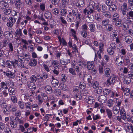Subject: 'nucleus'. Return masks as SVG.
Returning <instances> with one entry per match:
<instances>
[{"label":"nucleus","instance_id":"c03bdc74","mask_svg":"<svg viewBox=\"0 0 133 133\" xmlns=\"http://www.w3.org/2000/svg\"><path fill=\"white\" fill-rule=\"evenodd\" d=\"M111 91V90L108 89H105L104 91H103V93L104 94V95H107L110 94Z\"/></svg>","mask_w":133,"mask_h":133},{"label":"nucleus","instance_id":"49530a36","mask_svg":"<svg viewBox=\"0 0 133 133\" xmlns=\"http://www.w3.org/2000/svg\"><path fill=\"white\" fill-rule=\"evenodd\" d=\"M101 6L99 4H97L96 6V9L98 12H101Z\"/></svg>","mask_w":133,"mask_h":133},{"label":"nucleus","instance_id":"bb28decb","mask_svg":"<svg viewBox=\"0 0 133 133\" xmlns=\"http://www.w3.org/2000/svg\"><path fill=\"white\" fill-rule=\"evenodd\" d=\"M93 13V12H90V10L89 9H88V7L85 9L83 11L84 14L86 15H88V16H89V15L91 13Z\"/></svg>","mask_w":133,"mask_h":133},{"label":"nucleus","instance_id":"5fc2aeb1","mask_svg":"<svg viewBox=\"0 0 133 133\" xmlns=\"http://www.w3.org/2000/svg\"><path fill=\"white\" fill-rule=\"evenodd\" d=\"M97 88L96 92L98 94H99L102 92V87H99Z\"/></svg>","mask_w":133,"mask_h":133},{"label":"nucleus","instance_id":"393cba45","mask_svg":"<svg viewBox=\"0 0 133 133\" xmlns=\"http://www.w3.org/2000/svg\"><path fill=\"white\" fill-rule=\"evenodd\" d=\"M105 75L106 77L109 76L111 73V70L109 68H106L104 70Z\"/></svg>","mask_w":133,"mask_h":133},{"label":"nucleus","instance_id":"2eb2a0df","mask_svg":"<svg viewBox=\"0 0 133 133\" xmlns=\"http://www.w3.org/2000/svg\"><path fill=\"white\" fill-rule=\"evenodd\" d=\"M117 7L116 5L113 3L109 7V10L111 12L115 11L117 9Z\"/></svg>","mask_w":133,"mask_h":133},{"label":"nucleus","instance_id":"8fccbe9b","mask_svg":"<svg viewBox=\"0 0 133 133\" xmlns=\"http://www.w3.org/2000/svg\"><path fill=\"white\" fill-rule=\"evenodd\" d=\"M66 10L65 9H62L60 12L61 15L63 16H65L66 14Z\"/></svg>","mask_w":133,"mask_h":133},{"label":"nucleus","instance_id":"f257e3e1","mask_svg":"<svg viewBox=\"0 0 133 133\" xmlns=\"http://www.w3.org/2000/svg\"><path fill=\"white\" fill-rule=\"evenodd\" d=\"M15 17H10L9 18V21L7 22V25L9 27H11L13 26V24L16 22Z\"/></svg>","mask_w":133,"mask_h":133},{"label":"nucleus","instance_id":"1a4fd4ad","mask_svg":"<svg viewBox=\"0 0 133 133\" xmlns=\"http://www.w3.org/2000/svg\"><path fill=\"white\" fill-rule=\"evenodd\" d=\"M46 92L48 94H50L53 92V90L52 87L50 86L47 85L44 88Z\"/></svg>","mask_w":133,"mask_h":133},{"label":"nucleus","instance_id":"37998d69","mask_svg":"<svg viewBox=\"0 0 133 133\" xmlns=\"http://www.w3.org/2000/svg\"><path fill=\"white\" fill-rule=\"evenodd\" d=\"M61 91L60 89H56L54 91V92L57 95H60L61 94Z\"/></svg>","mask_w":133,"mask_h":133},{"label":"nucleus","instance_id":"58836bf2","mask_svg":"<svg viewBox=\"0 0 133 133\" xmlns=\"http://www.w3.org/2000/svg\"><path fill=\"white\" fill-rule=\"evenodd\" d=\"M90 30L91 31L94 32L95 31V26L93 24H91L89 25Z\"/></svg>","mask_w":133,"mask_h":133},{"label":"nucleus","instance_id":"4d7b16f0","mask_svg":"<svg viewBox=\"0 0 133 133\" xmlns=\"http://www.w3.org/2000/svg\"><path fill=\"white\" fill-rule=\"evenodd\" d=\"M82 36L84 38H85L87 36V34L86 31H83L81 32Z\"/></svg>","mask_w":133,"mask_h":133},{"label":"nucleus","instance_id":"c85d7f7f","mask_svg":"<svg viewBox=\"0 0 133 133\" xmlns=\"http://www.w3.org/2000/svg\"><path fill=\"white\" fill-rule=\"evenodd\" d=\"M10 124L11 127L14 128L16 127L17 123L15 121H11L10 122Z\"/></svg>","mask_w":133,"mask_h":133},{"label":"nucleus","instance_id":"423d86ee","mask_svg":"<svg viewBox=\"0 0 133 133\" xmlns=\"http://www.w3.org/2000/svg\"><path fill=\"white\" fill-rule=\"evenodd\" d=\"M5 1H2L0 2V6L1 8H7L8 6V3L9 1L4 0Z\"/></svg>","mask_w":133,"mask_h":133},{"label":"nucleus","instance_id":"680f3d73","mask_svg":"<svg viewBox=\"0 0 133 133\" xmlns=\"http://www.w3.org/2000/svg\"><path fill=\"white\" fill-rule=\"evenodd\" d=\"M110 46H111L110 48H111L113 50L116 49V45L115 43H111L110 44Z\"/></svg>","mask_w":133,"mask_h":133},{"label":"nucleus","instance_id":"0e129e2a","mask_svg":"<svg viewBox=\"0 0 133 133\" xmlns=\"http://www.w3.org/2000/svg\"><path fill=\"white\" fill-rule=\"evenodd\" d=\"M75 97L77 100H79L82 98L81 96L79 94H77L75 95Z\"/></svg>","mask_w":133,"mask_h":133},{"label":"nucleus","instance_id":"f704fd0d","mask_svg":"<svg viewBox=\"0 0 133 133\" xmlns=\"http://www.w3.org/2000/svg\"><path fill=\"white\" fill-rule=\"evenodd\" d=\"M103 14L105 17H107L108 18H110L111 17V14L108 11L104 13Z\"/></svg>","mask_w":133,"mask_h":133},{"label":"nucleus","instance_id":"79ce46f5","mask_svg":"<svg viewBox=\"0 0 133 133\" xmlns=\"http://www.w3.org/2000/svg\"><path fill=\"white\" fill-rule=\"evenodd\" d=\"M79 87L81 89H84L86 87L85 84L83 82H81L80 83Z\"/></svg>","mask_w":133,"mask_h":133},{"label":"nucleus","instance_id":"13d9d810","mask_svg":"<svg viewBox=\"0 0 133 133\" xmlns=\"http://www.w3.org/2000/svg\"><path fill=\"white\" fill-rule=\"evenodd\" d=\"M11 99L14 103H15L17 102V99L16 96H11Z\"/></svg>","mask_w":133,"mask_h":133},{"label":"nucleus","instance_id":"72a5a7b5","mask_svg":"<svg viewBox=\"0 0 133 133\" xmlns=\"http://www.w3.org/2000/svg\"><path fill=\"white\" fill-rule=\"evenodd\" d=\"M108 11L107 6L105 5H102L101 6V12H102L103 14Z\"/></svg>","mask_w":133,"mask_h":133},{"label":"nucleus","instance_id":"a878e982","mask_svg":"<svg viewBox=\"0 0 133 133\" xmlns=\"http://www.w3.org/2000/svg\"><path fill=\"white\" fill-rule=\"evenodd\" d=\"M106 112L107 113L108 116V118L110 119L112 118V113L111 110L109 109H106Z\"/></svg>","mask_w":133,"mask_h":133},{"label":"nucleus","instance_id":"e433bc0d","mask_svg":"<svg viewBox=\"0 0 133 133\" xmlns=\"http://www.w3.org/2000/svg\"><path fill=\"white\" fill-rule=\"evenodd\" d=\"M92 98L90 97L88 99L87 102L89 104H91L95 102L94 99H92Z\"/></svg>","mask_w":133,"mask_h":133},{"label":"nucleus","instance_id":"473e14b6","mask_svg":"<svg viewBox=\"0 0 133 133\" xmlns=\"http://www.w3.org/2000/svg\"><path fill=\"white\" fill-rule=\"evenodd\" d=\"M99 49L100 53H102L103 50V47L104 45L103 43L101 42L99 44Z\"/></svg>","mask_w":133,"mask_h":133},{"label":"nucleus","instance_id":"f3484780","mask_svg":"<svg viewBox=\"0 0 133 133\" xmlns=\"http://www.w3.org/2000/svg\"><path fill=\"white\" fill-rule=\"evenodd\" d=\"M120 108V107L118 106H115L112 110L113 113L116 115L118 114L119 112Z\"/></svg>","mask_w":133,"mask_h":133},{"label":"nucleus","instance_id":"338daca9","mask_svg":"<svg viewBox=\"0 0 133 133\" xmlns=\"http://www.w3.org/2000/svg\"><path fill=\"white\" fill-rule=\"evenodd\" d=\"M82 16L81 14L79 13H78L76 15V19L78 21L81 20V18L82 17Z\"/></svg>","mask_w":133,"mask_h":133},{"label":"nucleus","instance_id":"20e7f679","mask_svg":"<svg viewBox=\"0 0 133 133\" xmlns=\"http://www.w3.org/2000/svg\"><path fill=\"white\" fill-rule=\"evenodd\" d=\"M4 35L5 38L7 40H11L12 39V35L11 32L9 31L5 32Z\"/></svg>","mask_w":133,"mask_h":133},{"label":"nucleus","instance_id":"bf43d9fd","mask_svg":"<svg viewBox=\"0 0 133 133\" xmlns=\"http://www.w3.org/2000/svg\"><path fill=\"white\" fill-rule=\"evenodd\" d=\"M98 85V84L97 82V81H95L92 85L93 88L94 89L97 88L99 87Z\"/></svg>","mask_w":133,"mask_h":133},{"label":"nucleus","instance_id":"412c9836","mask_svg":"<svg viewBox=\"0 0 133 133\" xmlns=\"http://www.w3.org/2000/svg\"><path fill=\"white\" fill-rule=\"evenodd\" d=\"M94 17L93 15H90L88 16L87 20L88 22L90 23L92 22L94 20Z\"/></svg>","mask_w":133,"mask_h":133},{"label":"nucleus","instance_id":"39448f33","mask_svg":"<svg viewBox=\"0 0 133 133\" xmlns=\"http://www.w3.org/2000/svg\"><path fill=\"white\" fill-rule=\"evenodd\" d=\"M99 101L102 103H105L107 100V97L104 95H101L98 97Z\"/></svg>","mask_w":133,"mask_h":133},{"label":"nucleus","instance_id":"6e6d98bb","mask_svg":"<svg viewBox=\"0 0 133 133\" xmlns=\"http://www.w3.org/2000/svg\"><path fill=\"white\" fill-rule=\"evenodd\" d=\"M69 72L73 75H75L76 73L75 72V69L72 68H70L69 69Z\"/></svg>","mask_w":133,"mask_h":133},{"label":"nucleus","instance_id":"a19ab883","mask_svg":"<svg viewBox=\"0 0 133 133\" xmlns=\"http://www.w3.org/2000/svg\"><path fill=\"white\" fill-rule=\"evenodd\" d=\"M130 90L129 88H125L123 91V92L124 95L126 96L129 95L130 94Z\"/></svg>","mask_w":133,"mask_h":133},{"label":"nucleus","instance_id":"ddd939ff","mask_svg":"<svg viewBox=\"0 0 133 133\" xmlns=\"http://www.w3.org/2000/svg\"><path fill=\"white\" fill-rule=\"evenodd\" d=\"M28 86L29 89L34 90H35L36 88L35 85L33 82H29L28 83Z\"/></svg>","mask_w":133,"mask_h":133},{"label":"nucleus","instance_id":"69168bd1","mask_svg":"<svg viewBox=\"0 0 133 133\" xmlns=\"http://www.w3.org/2000/svg\"><path fill=\"white\" fill-rule=\"evenodd\" d=\"M88 26L87 25L84 24L82 26V29L83 30V31H86L87 30Z\"/></svg>","mask_w":133,"mask_h":133},{"label":"nucleus","instance_id":"6e6552de","mask_svg":"<svg viewBox=\"0 0 133 133\" xmlns=\"http://www.w3.org/2000/svg\"><path fill=\"white\" fill-rule=\"evenodd\" d=\"M123 58V57H121L118 58H117L116 59L115 61L117 65L119 66H121L122 65L124 61Z\"/></svg>","mask_w":133,"mask_h":133},{"label":"nucleus","instance_id":"f8f14e48","mask_svg":"<svg viewBox=\"0 0 133 133\" xmlns=\"http://www.w3.org/2000/svg\"><path fill=\"white\" fill-rule=\"evenodd\" d=\"M15 5L17 9H22L23 4L21 0H17L16 1Z\"/></svg>","mask_w":133,"mask_h":133},{"label":"nucleus","instance_id":"f03ea898","mask_svg":"<svg viewBox=\"0 0 133 133\" xmlns=\"http://www.w3.org/2000/svg\"><path fill=\"white\" fill-rule=\"evenodd\" d=\"M115 78L113 76H110L107 80V85L109 86L111 84L113 85L115 82Z\"/></svg>","mask_w":133,"mask_h":133},{"label":"nucleus","instance_id":"9d476101","mask_svg":"<svg viewBox=\"0 0 133 133\" xmlns=\"http://www.w3.org/2000/svg\"><path fill=\"white\" fill-rule=\"evenodd\" d=\"M95 5L96 4L94 2H91L90 3L89 7L88 8V9L90 10V12H94V9L95 6Z\"/></svg>","mask_w":133,"mask_h":133},{"label":"nucleus","instance_id":"aec40b11","mask_svg":"<svg viewBox=\"0 0 133 133\" xmlns=\"http://www.w3.org/2000/svg\"><path fill=\"white\" fill-rule=\"evenodd\" d=\"M119 18V15L117 13L115 14L113 16L112 22L115 23L118 19H120Z\"/></svg>","mask_w":133,"mask_h":133},{"label":"nucleus","instance_id":"b1692460","mask_svg":"<svg viewBox=\"0 0 133 133\" xmlns=\"http://www.w3.org/2000/svg\"><path fill=\"white\" fill-rule=\"evenodd\" d=\"M110 21L109 19H106L103 20L102 22V25L104 27L107 26L109 24Z\"/></svg>","mask_w":133,"mask_h":133},{"label":"nucleus","instance_id":"7c9ffc66","mask_svg":"<svg viewBox=\"0 0 133 133\" xmlns=\"http://www.w3.org/2000/svg\"><path fill=\"white\" fill-rule=\"evenodd\" d=\"M51 12L53 14L56 15H58L59 12L58 9L57 8H55L52 9Z\"/></svg>","mask_w":133,"mask_h":133},{"label":"nucleus","instance_id":"de8ad7c7","mask_svg":"<svg viewBox=\"0 0 133 133\" xmlns=\"http://www.w3.org/2000/svg\"><path fill=\"white\" fill-rule=\"evenodd\" d=\"M18 105L21 109H23L24 108V104L21 101H20L18 102Z\"/></svg>","mask_w":133,"mask_h":133},{"label":"nucleus","instance_id":"3c124183","mask_svg":"<svg viewBox=\"0 0 133 133\" xmlns=\"http://www.w3.org/2000/svg\"><path fill=\"white\" fill-rule=\"evenodd\" d=\"M31 81L32 82L34 83L36 82L37 80L36 76L35 75L32 76L31 77Z\"/></svg>","mask_w":133,"mask_h":133},{"label":"nucleus","instance_id":"2f4dec72","mask_svg":"<svg viewBox=\"0 0 133 133\" xmlns=\"http://www.w3.org/2000/svg\"><path fill=\"white\" fill-rule=\"evenodd\" d=\"M1 88H0V89H7L8 88L7 86V84L6 83H5L4 82H2L1 83Z\"/></svg>","mask_w":133,"mask_h":133},{"label":"nucleus","instance_id":"dca6fc26","mask_svg":"<svg viewBox=\"0 0 133 133\" xmlns=\"http://www.w3.org/2000/svg\"><path fill=\"white\" fill-rule=\"evenodd\" d=\"M125 40L127 43L129 44L131 43L132 41V38L130 36H128L125 37Z\"/></svg>","mask_w":133,"mask_h":133},{"label":"nucleus","instance_id":"603ef678","mask_svg":"<svg viewBox=\"0 0 133 133\" xmlns=\"http://www.w3.org/2000/svg\"><path fill=\"white\" fill-rule=\"evenodd\" d=\"M51 84L52 85L55 84L56 85H58L59 83L57 79H54L51 82Z\"/></svg>","mask_w":133,"mask_h":133},{"label":"nucleus","instance_id":"6ab92c4d","mask_svg":"<svg viewBox=\"0 0 133 133\" xmlns=\"http://www.w3.org/2000/svg\"><path fill=\"white\" fill-rule=\"evenodd\" d=\"M22 29H17L15 32V36L17 37H20L22 35Z\"/></svg>","mask_w":133,"mask_h":133},{"label":"nucleus","instance_id":"09e8293b","mask_svg":"<svg viewBox=\"0 0 133 133\" xmlns=\"http://www.w3.org/2000/svg\"><path fill=\"white\" fill-rule=\"evenodd\" d=\"M60 0H52L51 1L52 3L54 5H57L56 7L58 6V3Z\"/></svg>","mask_w":133,"mask_h":133},{"label":"nucleus","instance_id":"e2e57ef3","mask_svg":"<svg viewBox=\"0 0 133 133\" xmlns=\"http://www.w3.org/2000/svg\"><path fill=\"white\" fill-rule=\"evenodd\" d=\"M5 124L1 122H0V130H3L5 128Z\"/></svg>","mask_w":133,"mask_h":133},{"label":"nucleus","instance_id":"4be33fe9","mask_svg":"<svg viewBox=\"0 0 133 133\" xmlns=\"http://www.w3.org/2000/svg\"><path fill=\"white\" fill-rule=\"evenodd\" d=\"M37 64V62L36 59H33L30 60L29 65L31 66H35Z\"/></svg>","mask_w":133,"mask_h":133},{"label":"nucleus","instance_id":"5701e85b","mask_svg":"<svg viewBox=\"0 0 133 133\" xmlns=\"http://www.w3.org/2000/svg\"><path fill=\"white\" fill-rule=\"evenodd\" d=\"M9 94L10 95H14L16 92L14 89L12 87H10L8 89Z\"/></svg>","mask_w":133,"mask_h":133},{"label":"nucleus","instance_id":"ea45409f","mask_svg":"<svg viewBox=\"0 0 133 133\" xmlns=\"http://www.w3.org/2000/svg\"><path fill=\"white\" fill-rule=\"evenodd\" d=\"M84 4V3L83 0H79L77 3V6L82 7L83 6Z\"/></svg>","mask_w":133,"mask_h":133},{"label":"nucleus","instance_id":"a211bd4d","mask_svg":"<svg viewBox=\"0 0 133 133\" xmlns=\"http://www.w3.org/2000/svg\"><path fill=\"white\" fill-rule=\"evenodd\" d=\"M44 16L45 18L47 19H51L52 17L51 13L48 11L45 12Z\"/></svg>","mask_w":133,"mask_h":133},{"label":"nucleus","instance_id":"cd10ccee","mask_svg":"<svg viewBox=\"0 0 133 133\" xmlns=\"http://www.w3.org/2000/svg\"><path fill=\"white\" fill-rule=\"evenodd\" d=\"M123 82L125 84H129L131 82L130 79L129 77H126L124 78Z\"/></svg>","mask_w":133,"mask_h":133},{"label":"nucleus","instance_id":"774afa93","mask_svg":"<svg viewBox=\"0 0 133 133\" xmlns=\"http://www.w3.org/2000/svg\"><path fill=\"white\" fill-rule=\"evenodd\" d=\"M61 88L64 91L67 90L68 89V87L67 85L64 84L62 85Z\"/></svg>","mask_w":133,"mask_h":133},{"label":"nucleus","instance_id":"4468645a","mask_svg":"<svg viewBox=\"0 0 133 133\" xmlns=\"http://www.w3.org/2000/svg\"><path fill=\"white\" fill-rule=\"evenodd\" d=\"M113 26L111 24H109L108 25L104 27V29L108 32L112 31L113 29Z\"/></svg>","mask_w":133,"mask_h":133},{"label":"nucleus","instance_id":"7ed1b4c3","mask_svg":"<svg viewBox=\"0 0 133 133\" xmlns=\"http://www.w3.org/2000/svg\"><path fill=\"white\" fill-rule=\"evenodd\" d=\"M128 10L127 4L126 3H123V5L121 7V12L123 15H126L127 12Z\"/></svg>","mask_w":133,"mask_h":133},{"label":"nucleus","instance_id":"c9c22d12","mask_svg":"<svg viewBox=\"0 0 133 133\" xmlns=\"http://www.w3.org/2000/svg\"><path fill=\"white\" fill-rule=\"evenodd\" d=\"M115 50H113L111 48H109L108 49L107 51L108 53L110 55H113L114 53V51Z\"/></svg>","mask_w":133,"mask_h":133},{"label":"nucleus","instance_id":"0eeeda50","mask_svg":"<svg viewBox=\"0 0 133 133\" xmlns=\"http://www.w3.org/2000/svg\"><path fill=\"white\" fill-rule=\"evenodd\" d=\"M3 73L5 74L7 77L9 78H13L15 76L14 73L10 71H4Z\"/></svg>","mask_w":133,"mask_h":133},{"label":"nucleus","instance_id":"4c0bfd02","mask_svg":"<svg viewBox=\"0 0 133 133\" xmlns=\"http://www.w3.org/2000/svg\"><path fill=\"white\" fill-rule=\"evenodd\" d=\"M121 22L122 20L121 19H118L115 22L116 25L118 27H120L122 25Z\"/></svg>","mask_w":133,"mask_h":133},{"label":"nucleus","instance_id":"9b49d317","mask_svg":"<svg viewBox=\"0 0 133 133\" xmlns=\"http://www.w3.org/2000/svg\"><path fill=\"white\" fill-rule=\"evenodd\" d=\"M94 66V62H88L87 64V67L88 69L89 70H91L93 69Z\"/></svg>","mask_w":133,"mask_h":133},{"label":"nucleus","instance_id":"c756f323","mask_svg":"<svg viewBox=\"0 0 133 133\" xmlns=\"http://www.w3.org/2000/svg\"><path fill=\"white\" fill-rule=\"evenodd\" d=\"M11 10L10 9H5L3 10L4 14L5 15H8L11 13Z\"/></svg>","mask_w":133,"mask_h":133},{"label":"nucleus","instance_id":"a18cd8bd","mask_svg":"<svg viewBox=\"0 0 133 133\" xmlns=\"http://www.w3.org/2000/svg\"><path fill=\"white\" fill-rule=\"evenodd\" d=\"M108 106L109 107H112L113 104V101L111 99H110L108 101Z\"/></svg>","mask_w":133,"mask_h":133},{"label":"nucleus","instance_id":"864d4df0","mask_svg":"<svg viewBox=\"0 0 133 133\" xmlns=\"http://www.w3.org/2000/svg\"><path fill=\"white\" fill-rule=\"evenodd\" d=\"M116 102L117 103V105L116 106H119L122 103V101L118 98H116Z\"/></svg>","mask_w":133,"mask_h":133},{"label":"nucleus","instance_id":"052dcab7","mask_svg":"<svg viewBox=\"0 0 133 133\" xmlns=\"http://www.w3.org/2000/svg\"><path fill=\"white\" fill-rule=\"evenodd\" d=\"M25 105L26 108H29L30 109H31V107L32 105L30 102H29L25 103Z\"/></svg>","mask_w":133,"mask_h":133}]
</instances>
